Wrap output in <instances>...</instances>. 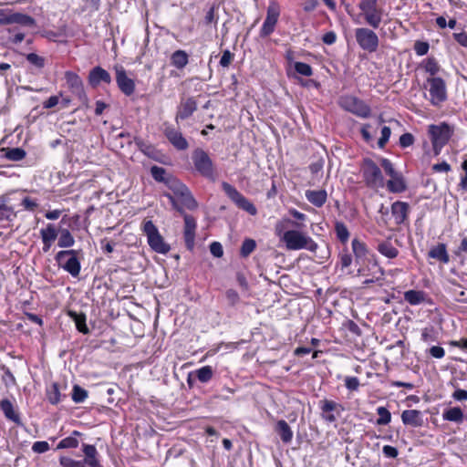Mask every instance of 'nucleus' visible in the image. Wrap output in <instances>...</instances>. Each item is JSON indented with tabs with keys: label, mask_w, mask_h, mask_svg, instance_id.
I'll return each mask as SVG.
<instances>
[{
	"label": "nucleus",
	"mask_w": 467,
	"mask_h": 467,
	"mask_svg": "<svg viewBox=\"0 0 467 467\" xmlns=\"http://www.w3.org/2000/svg\"><path fill=\"white\" fill-rule=\"evenodd\" d=\"M166 186L171 191L170 192H164V196L169 199L173 208L179 211L181 213H183L182 207L177 203V200L182 203V206L189 210H194L198 204L189 189L181 182L178 179L173 177H168L166 180Z\"/></svg>",
	"instance_id": "nucleus-1"
},
{
	"label": "nucleus",
	"mask_w": 467,
	"mask_h": 467,
	"mask_svg": "<svg viewBox=\"0 0 467 467\" xmlns=\"http://www.w3.org/2000/svg\"><path fill=\"white\" fill-rule=\"evenodd\" d=\"M281 240L285 244L287 250L306 249L315 253L318 248V244L310 236L297 230L285 232Z\"/></svg>",
	"instance_id": "nucleus-2"
},
{
	"label": "nucleus",
	"mask_w": 467,
	"mask_h": 467,
	"mask_svg": "<svg viewBox=\"0 0 467 467\" xmlns=\"http://www.w3.org/2000/svg\"><path fill=\"white\" fill-rule=\"evenodd\" d=\"M360 16L364 22L370 27L377 29L379 27L384 10L379 6L378 0H360L358 3Z\"/></svg>",
	"instance_id": "nucleus-3"
},
{
	"label": "nucleus",
	"mask_w": 467,
	"mask_h": 467,
	"mask_svg": "<svg viewBox=\"0 0 467 467\" xmlns=\"http://www.w3.org/2000/svg\"><path fill=\"white\" fill-rule=\"evenodd\" d=\"M452 132V129L445 122L437 125L431 124L429 126L428 135L431 141L435 156L441 153V149L451 139Z\"/></svg>",
	"instance_id": "nucleus-4"
},
{
	"label": "nucleus",
	"mask_w": 467,
	"mask_h": 467,
	"mask_svg": "<svg viewBox=\"0 0 467 467\" xmlns=\"http://www.w3.org/2000/svg\"><path fill=\"white\" fill-rule=\"evenodd\" d=\"M365 184L371 189H380L385 186V181L380 168L370 159H365L360 168Z\"/></svg>",
	"instance_id": "nucleus-5"
},
{
	"label": "nucleus",
	"mask_w": 467,
	"mask_h": 467,
	"mask_svg": "<svg viewBox=\"0 0 467 467\" xmlns=\"http://www.w3.org/2000/svg\"><path fill=\"white\" fill-rule=\"evenodd\" d=\"M142 231L147 236L150 247L154 252L165 254L170 251V245L165 243L163 237L161 235L158 228L152 221H144L142 224Z\"/></svg>",
	"instance_id": "nucleus-6"
},
{
	"label": "nucleus",
	"mask_w": 467,
	"mask_h": 467,
	"mask_svg": "<svg viewBox=\"0 0 467 467\" xmlns=\"http://www.w3.org/2000/svg\"><path fill=\"white\" fill-rule=\"evenodd\" d=\"M380 166L384 169L387 175L390 179L385 183L389 192L394 193H400L406 191L407 185L401 173L398 172L392 164V162L386 159H380Z\"/></svg>",
	"instance_id": "nucleus-7"
},
{
	"label": "nucleus",
	"mask_w": 467,
	"mask_h": 467,
	"mask_svg": "<svg viewBox=\"0 0 467 467\" xmlns=\"http://www.w3.org/2000/svg\"><path fill=\"white\" fill-rule=\"evenodd\" d=\"M355 38L359 47L369 53L375 52L379 44L378 35L370 28L358 27L355 29Z\"/></svg>",
	"instance_id": "nucleus-8"
},
{
	"label": "nucleus",
	"mask_w": 467,
	"mask_h": 467,
	"mask_svg": "<svg viewBox=\"0 0 467 467\" xmlns=\"http://www.w3.org/2000/svg\"><path fill=\"white\" fill-rule=\"evenodd\" d=\"M58 265L72 276L77 277L80 272V263L77 257L76 250L60 251L56 255Z\"/></svg>",
	"instance_id": "nucleus-9"
},
{
	"label": "nucleus",
	"mask_w": 467,
	"mask_h": 467,
	"mask_svg": "<svg viewBox=\"0 0 467 467\" xmlns=\"http://www.w3.org/2000/svg\"><path fill=\"white\" fill-rule=\"evenodd\" d=\"M430 92V102L433 106H439L447 99L445 81L439 77L427 78Z\"/></svg>",
	"instance_id": "nucleus-10"
},
{
	"label": "nucleus",
	"mask_w": 467,
	"mask_h": 467,
	"mask_svg": "<svg viewBox=\"0 0 467 467\" xmlns=\"http://www.w3.org/2000/svg\"><path fill=\"white\" fill-rule=\"evenodd\" d=\"M223 189L227 196L240 208L248 213L254 215L257 212L255 206L239 192L234 186L227 182L223 183Z\"/></svg>",
	"instance_id": "nucleus-11"
},
{
	"label": "nucleus",
	"mask_w": 467,
	"mask_h": 467,
	"mask_svg": "<svg viewBox=\"0 0 467 467\" xmlns=\"http://www.w3.org/2000/svg\"><path fill=\"white\" fill-rule=\"evenodd\" d=\"M340 105L346 110L361 118H367L370 114V108L363 100L353 96L341 98Z\"/></svg>",
	"instance_id": "nucleus-12"
},
{
	"label": "nucleus",
	"mask_w": 467,
	"mask_h": 467,
	"mask_svg": "<svg viewBox=\"0 0 467 467\" xmlns=\"http://www.w3.org/2000/svg\"><path fill=\"white\" fill-rule=\"evenodd\" d=\"M195 169L203 176L211 178L213 175V162L208 154L202 150H196L192 154Z\"/></svg>",
	"instance_id": "nucleus-13"
},
{
	"label": "nucleus",
	"mask_w": 467,
	"mask_h": 467,
	"mask_svg": "<svg viewBox=\"0 0 467 467\" xmlns=\"http://www.w3.org/2000/svg\"><path fill=\"white\" fill-rule=\"evenodd\" d=\"M279 15L280 11L278 5L275 3L269 5V6L267 7L265 20L260 30V36L262 37H265L274 32L276 23L278 21Z\"/></svg>",
	"instance_id": "nucleus-14"
},
{
	"label": "nucleus",
	"mask_w": 467,
	"mask_h": 467,
	"mask_svg": "<svg viewBox=\"0 0 467 467\" xmlns=\"http://www.w3.org/2000/svg\"><path fill=\"white\" fill-rule=\"evenodd\" d=\"M116 82L120 91L126 96H131L135 91V82L129 78L125 68L122 66L115 67Z\"/></svg>",
	"instance_id": "nucleus-15"
},
{
	"label": "nucleus",
	"mask_w": 467,
	"mask_h": 467,
	"mask_svg": "<svg viewBox=\"0 0 467 467\" xmlns=\"http://www.w3.org/2000/svg\"><path fill=\"white\" fill-rule=\"evenodd\" d=\"M82 451L85 454V459L74 460L72 458L64 456L59 459L60 465L62 467H86L87 465L88 466L89 462L88 451H93L94 457L99 455V452L94 445L83 444Z\"/></svg>",
	"instance_id": "nucleus-16"
},
{
	"label": "nucleus",
	"mask_w": 467,
	"mask_h": 467,
	"mask_svg": "<svg viewBox=\"0 0 467 467\" xmlns=\"http://www.w3.org/2000/svg\"><path fill=\"white\" fill-rule=\"evenodd\" d=\"M11 24H18L24 26H34L35 19L28 15L13 12H9L6 17L0 18L1 26Z\"/></svg>",
	"instance_id": "nucleus-17"
},
{
	"label": "nucleus",
	"mask_w": 467,
	"mask_h": 467,
	"mask_svg": "<svg viewBox=\"0 0 467 467\" xmlns=\"http://www.w3.org/2000/svg\"><path fill=\"white\" fill-rule=\"evenodd\" d=\"M196 220L190 214H184V241L186 247L192 250L194 247Z\"/></svg>",
	"instance_id": "nucleus-18"
},
{
	"label": "nucleus",
	"mask_w": 467,
	"mask_h": 467,
	"mask_svg": "<svg viewBox=\"0 0 467 467\" xmlns=\"http://www.w3.org/2000/svg\"><path fill=\"white\" fill-rule=\"evenodd\" d=\"M164 134L169 141L180 150H186L188 148V142L182 136L181 131L173 128L172 126L167 125L164 130Z\"/></svg>",
	"instance_id": "nucleus-19"
},
{
	"label": "nucleus",
	"mask_w": 467,
	"mask_h": 467,
	"mask_svg": "<svg viewBox=\"0 0 467 467\" xmlns=\"http://www.w3.org/2000/svg\"><path fill=\"white\" fill-rule=\"evenodd\" d=\"M65 78L69 90L77 97L81 99L85 97L83 82L78 75L72 71L65 73Z\"/></svg>",
	"instance_id": "nucleus-20"
},
{
	"label": "nucleus",
	"mask_w": 467,
	"mask_h": 467,
	"mask_svg": "<svg viewBox=\"0 0 467 467\" xmlns=\"http://www.w3.org/2000/svg\"><path fill=\"white\" fill-rule=\"evenodd\" d=\"M88 82L92 87H98L101 82L109 84L111 77L109 73L101 67H95L88 75Z\"/></svg>",
	"instance_id": "nucleus-21"
},
{
	"label": "nucleus",
	"mask_w": 467,
	"mask_h": 467,
	"mask_svg": "<svg viewBox=\"0 0 467 467\" xmlns=\"http://www.w3.org/2000/svg\"><path fill=\"white\" fill-rule=\"evenodd\" d=\"M320 410H322V418L327 421V422H335L337 420L336 415L333 413V411L337 410L341 406L340 404L329 400H323L319 402Z\"/></svg>",
	"instance_id": "nucleus-22"
},
{
	"label": "nucleus",
	"mask_w": 467,
	"mask_h": 467,
	"mask_svg": "<svg viewBox=\"0 0 467 467\" xmlns=\"http://www.w3.org/2000/svg\"><path fill=\"white\" fill-rule=\"evenodd\" d=\"M401 420L404 425L420 427L423 424L422 414L417 410H406L401 413Z\"/></svg>",
	"instance_id": "nucleus-23"
},
{
	"label": "nucleus",
	"mask_w": 467,
	"mask_h": 467,
	"mask_svg": "<svg viewBox=\"0 0 467 467\" xmlns=\"http://www.w3.org/2000/svg\"><path fill=\"white\" fill-rule=\"evenodd\" d=\"M410 206L405 202L397 201L391 205V213L398 224L404 223L408 217Z\"/></svg>",
	"instance_id": "nucleus-24"
},
{
	"label": "nucleus",
	"mask_w": 467,
	"mask_h": 467,
	"mask_svg": "<svg viewBox=\"0 0 467 467\" xmlns=\"http://www.w3.org/2000/svg\"><path fill=\"white\" fill-rule=\"evenodd\" d=\"M197 109L195 100L192 98H189L182 101L178 109L176 114V120L185 119L189 118Z\"/></svg>",
	"instance_id": "nucleus-25"
},
{
	"label": "nucleus",
	"mask_w": 467,
	"mask_h": 467,
	"mask_svg": "<svg viewBox=\"0 0 467 467\" xmlns=\"http://www.w3.org/2000/svg\"><path fill=\"white\" fill-rule=\"evenodd\" d=\"M429 257L436 259L442 264H448L450 262V255L447 252L445 244H438L437 245L431 248L428 253Z\"/></svg>",
	"instance_id": "nucleus-26"
},
{
	"label": "nucleus",
	"mask_w": 467,
	"mask_h": 467,
	"mask_svg": "<svg viewBox=\"0 0 467 467\" xmlns=\"http://www.w3.org/2000/svg\"><path fill=\"white\" fill-rule=\"evenodd\" d=\"M306 198L316 207H321L327 202V193L325 190H307L306 192Z\"/></svg>",
	"instance_id": "nucleus-27"
},
{
	"label": "nucleus",
	"mask_w": 467,
	"mask_h": 467,
	"mask_svg": "<svg viewBox=\"0 0 467 467\" xmlns=\"http://www.w3.org/2000/svg\"><path fill=\"white\" fill-rule=\"evenodd\" d=\"M0 408L6 419L12 420L17 425L21 424L20 417L9 400H3L0 402Z\"/></svg>",
	"instance_id": "nucleus-28"
},
{
	"label": "nucleus",
	"mask_w": 467,
	"mask_h": 467,
	"mask_svg": "<svg viewBox=\"0 0 467 467\" xmlns=\"http://www.w3.org/2000/svg\"><path fill=\"white\" fill-rule=\"evenodd\" d=\"M427 299V294L421 290H408L404 293V300L411 306H417Z\"/></svg>",
	"instance_id": "nucleus-29"
},
{
	"label": "nucleus",
	"mask_w": 467,
	"mask_h": 467,
	"mask_svg": "<svg viewBox=\"0 0 467 467\" xmlns=\"http://www.w3.org/2000/svg\"><path fill=\"white\" fill-rule=\"evenodd\" d=\"M377 250L383 256L393 259L399 255V250L389 241H382L378 244Z\"/></svg>",
	"instance_id": "nucleus-30"
},
{
	"label": "nucleus",
	"mask_w": 467,
	"mask_h": 467,
	"mask_svg": "<svg viewBox=\"0 0 467 467\" xmlns=\"http://www.w3.org/2000/svg\"><path fill=\"white\" fill-rule=\"evenodd\" d=\"M463 412L459 407H452L445 410L442 413V419L444 420L452 421L455 423H461L463 421Z\"/></svg>",
	"instance_id": "nucleus-31"
},
{
	"label": "nucleus",
	"mask_w": 467,
	"mask_h": 467,
	"mask_svg": "<svg viewBox=\"0 0 467 467\" xmlns=\"http://www.w3.org/2000/svg\"><path fill=\"white\" fill-rule=\"evenodd\" d=\"M189 62V56L184 50H177L171 56V64L178 68L182 69Z\"/></svg>",
	"instance_id": "nucleus-32"
},
{
	"label": "nucleus",
	"mask_w": 467,
	"mask_h": 467,
	"mask_svg": "<svg viewBox=\"0 0 467 467\" xmlns=\"http://www.w3.org/2000/svg\"><path fill=\"white\" fill-rule=\"evenodd\" d=\"M276 432L285 443H289L293 439V431L288 423L284 420L277 422Z\"/></svg>",
	"instance_id": "nucleus-33"
},
{
	"label": "nucleus",
	"mask_w": 467,
	"mask_h": 467,
	"mask_svg": "<svg viewBox=\"0 0 467 467\" xmlns=\"http://www.w3.org/2000/svg\"><path fill=\"white\" fill-rule=\"evenodd\" d=\"M81 433L78 431H73L71 435L62 439L57 444V449H71L77 448L78 446V436H80Z\"/></svg>",
	"instance_id": "nucleus-34"
},
{
	"label": "nucleus",
	"mask_w": 467,
	"mask_h": 467,
	"mask_svg": "<svg viewBox=\"0 0 467 467\" xmlns=\"http://www.w3.org/2000/svg\"><path fill=\"white\" fill-rule=\"evenodd\" d=\"M1 151L4 152L5 158L13 161H22L26 155L21 148L2 149Z\"/></svg>",
	"instance_id": "nucleus-35"
},
{
	"label": "nucleus",
	"mask_w": 467,
	"mask_h": 467,
	"mask_svg": "<svg viewBox=\"0 0 467 467\" xmlns=\"http://www.w3.org/2000/svg\"><path fill=\"white\" fill-rule=\"evenodd\" d=\"M69 317L74 320L77 329L83 333L88 334L89 332L87 325H86V317L84 314H78L76 312L70 311Z\"/></svg>",
	"instance_id": "nucleus-36"
},
{
	"label": "nucleus",
	"mask_w": 467,
	"mask_h": 467,
	"mask_svg": "<svg viewBox=\"0 0 467 467\" xmlns=\"http://www.w3.org/2000/svg\"><path fill=\"white\" fill-rule=\"evenodd\" d=\"M352 251L357 259L364 258L368 254V247L365 243L358 239L352 240Z\"/></svg>",
	"instance_id": "nucleus-37"
},
{
	"label": "nucleus",
	"mask_w": 467,
	"mask_h": 467,
	"mask_svg": "<svg viewBox=\"0 0 467 467\" xmlns=\"http://www.w3.org/2000/svg\"><path fill=\"white\" fill-rule=\"evenodd\" d=\"M74 243V237L67 229H63L60 231V235L57 243L59 247L68 248L73 246Z\"/></svg>",
	"instance_id": "nucleus-38"
},
{
	"label": "nucleus",
	"mask_w": 467,
	"mask_h": 467,
	"mask_svg": "<svg viewBox=\"0 0 467 467\" xmlns=\"http://www.w3.org/2000/svg\"><path fill=\"white\" fill-rule=\"evenodd\" d=\"M42 241L54 242L57 237V231L54 224L48 223L46 228L40 230Z\"/></svg>",
	"instance_id": "nucleus-39"
},
{
	"label": "nucleus",
	"mask_w": 467,
	"mask_h": 467,
	"mask_svg": "<svg viewBox=\"0 0 467 467\" xmlns=\"http://www.w3.org/2000/svg\"><path fill=\"white\" fill-rule=\"evenodd\" d=\"M335 232L337 237L342 244H346L349 238V232L342 222H336L335 223Z\"/></svg>",
	"instance_id": "nucleus-40"
},
{
	"label": "nucleus",
	"mask_w": 467,
	"mask_h": 467,
	"mask_svg": "<svg viewBox=\"0 0 467 467\" xmlns=\"http://www.w3.org/2000/svg\"><path fill=\"white\" fill-rule=\"evenodd\" d=\"M422 67L431 76L436 75L440 71V66L434 57H428L421 63Z\"/></svg>",
	"instance_id": "nucleus-41"
},
{
	"label": "nucleus",
	"mask_w": 467,
	"mask_h": 467,
	"mask_svg": "<svg viewBox=\"0 0 467 467\" xmlns=\"http://www.w3.org/2000/svg\"><path fill=\"white\" fill-rule=\"evenodd\" d=\"M195 374H196L197 379L201 382L206 383L212 379V378L213 376V370L212 367L204 366V367H202L201 368L197 369L195 371Z\"/></svg>",
	"instance_id": "nucleus-42"
},
{
	"label": "nucleus",
	"mask_w": 467,
	"mask_h": 467,
	"mask_svg": "<svg viewBox=\"0 0 467 467\" xmlns=\"http://www.w3.org/2000/svg\"><path fill=\"white\" fill-rule=\"evenodd\" d=\"M379 419L377 420L378 425H387L391 420V414L385 407H379L377 409Z\"/></svg>",
	"instance_id": "nucleus-43"
},
{
	"label": "nucleus",
	"mask_w": 467,
	"mask_h": 467,
	"mask_svg": "<svg viewBox=\"0 0 467 467\" xmlns=\"http://www.w3.org/2000/svg\"><path fill=\"white\" fill-rule=\"evenodd\" d=\"M255 247L256 244L254 240L245 239L241 246L240 254L243 257H247L254 251Z\"/></svg>",
	"instance_id": "nucleus-44"
},
{
	"label": "nucleus",
	"mask_w": 467,
	"mask_h": 467,
	"mask_svg": "<svg viewBox=\"0 0 467 467\" xmlns=\"http://www.w3.org/2000/svg\"><path fill=\"white\" fill-rule=\"evenodd\" d=\"M16 216L12 207L0 204V221H12Z\"/></svg>",
	"instance_id": "nucleus-45"
},
{
	"label": "nucleus",
	"mask_w": 467,
	"mask_h": 467,
	"mask_svg": "<svg viewBox=\"0 0 467 467\" xmlns=\"http://www.w3.org/2000/svg\"><path fill=\"white\" fill-rule=\"evenodd\" d=\"M47 399L52 404H57L60 401V392L57 384H53L47 390Z\"/></svg>",
	"instance_id": "nucleus-46"
},
{
	"label": "nucleus",
	"mask_w": 467,
	"mask_h": 467,
	"mask_svg": "<svg viewBox=\"0 0 467 467\" xmlns=\"http://www.w3.org/2000/svg\"><path fill=\"white\" fill-rule=\"evenodd\" d=\"M88 397V392L80 388L79 386H74L73 391H72V400L77 402L80 403L83 402L86 398Z\"/></svg>",
	"instance_id": "nucleus-47"
},
{
	"label": "nucleus",
	"mask_w": 467,
	"mask_h": 467,
	"mask_svg": "<svg viewBox=\"0 0 467 467\" xmlns=\"http://www.w3.org/2000/svg\"><path fill=\"white\" fill-rule=\"evenodd\" d=\"M26 60L37 68H43L45 67V58L43 57L38 56L36 53L27 54Z\"/></svg>",
	"instance_id": "nucleus-48"
},
{
	"label": "nucleus",
	"mask_w": 467,
	"mask_h": 467,
	"mask_svg": "<svg viewBox=\"0 0 467 467\" xmlns=\"http://www.w3.org/2000/svg\"><path fill=\"white\" fill-rule=\"evenodd\" d=\"M295 70L298 74L305 76V77H310L313 74L312 67L308 64L303 63V62H296L295 63Z\"/></svg>",
	"instance_id": "nucleus-49"
},
{
	"label": "nucleus",
	"mask_w": 467,
	"mask_h": 467,
	"mask_svg": "<svg viewBox=\"0 0 467 467\" xmlns=\"http://www.w3.org/2000/svg\"><path fill=\"white\" fill-rule=\"evenodd\" d=\"M150 173H151L152 177L154 178V180H156L158 182H163L166 183V180H167V178L165 177L166 171L162 167L152 166L150 169Z\"/></svg>",
	"instance_id": "nucleus-50"
},
{
	"label": "nucleus",
	"mask_w": 467,
	"mask_h": 467,
	"mask_svg": "<svg viewBox=\"0 0 467 467\" xmlns=\"http://www.w3.org/2000/svg\"><path fill=\"white\" fill-rule=\"evenodd\" d=\"M413 48L418 56H424L429 52L430 45L425 41H416Z\"/></svg>",
	"instance_id": "nucleus-51"
},
{
	"label": "nucleus",
	"mask_w": 467,
	"mask_h": 467,
	"mask_svg": "<svg viewBox=\"0 0 467 467\" xmlns=\"http://www.w3.org/2000/svg\"><path fill=\"white\" fill-rule=\"evenodd\" d=\"M359 379L357 377H346L345 386L350 391H356L359 388Z\"/></svg>",
	"instance_id": "nucleus-52"
},
{
	"label": "nucleus",
	"mask_w": 467,
	"mask_h": 467,
	"mask_svg": "<svg viewBox=\"0 0 467 467\" xmlns=\"http://www.w3.org/2000/svg\"><path fill=\"white\" fill-rule=\"evenodd\" d=\"M391 134V130L389 127L384 126L381 129V137L379 138L378 144L379 148H384L386 143L389 141Z\"/></svg>",
	"instance_id": "nucleus-53"
},
{
	"label": "nucleus",
	"mask_w": 467,
	"mask_h": 467,
	"mask_svg": "<svg viewBox=\"0 0 467 467\" xmlns=\"http://www.w3.org/2000/svg\"><path fill=\"white\" fill-rule=\"evenodd\" d=\"M21 205L25 210L30 212L35 211L38 207L37 202L30 197H25L21 202Z\"/></svg>",
	"instance_id": "nucleus-54"
},
{
	"label": "nucleus",
	"mask_w": 467,
	"mask_h": 467,
	"mask_svg": "<svg viewBox=\"0 0 467 467\" xmlns=\"http://www.w3.org/2000/svg\"><path fill=\"white\" fill-rule=\"evenodd\" d=\"M225 297L227 299L228 304L232 306H235L240 299L238 293L234 289H228L225 292Z\"/></svg>",
	"instance_id": "nucleus-55"
},
{
	"label": "nucleus",
	"mask_w": 467,
	"mask_h": 467,
	"mask_svg": "<svg viewBox=\"0 0 467 467\" xmlns=\"http://www.w3.org/2000/svg\"><path fill=\"white\" fill-rule=\"evenodd\" d=\"M210 252L211 254L217 257V258H220L223 256V246L220 243L218 242H213L211 244H210Z\"/></svg>",
	"instance_id": "nucleus-56"
},
{
	"label": "nucleus",
	"mask_w": 467,
	"mask_h": 467,
	"mask_svg": "<svg viewBox=\"0 0 467 467\" xmlns=\"http://www.w3.org/2000/svg\"><path fill=\"white\" fill-rule=\"evenodd\" d=\"M429 353L432 358L441 359L445 356V350L440 346H433L429 349Z\"/></svg>",
	"instance_id": "nucleus-57"
},
{
	"label": "nucleus",
	"mask_w": 467,
	"mask_h": 467,
	"mask_svg": "<svg viewBox=\"0 0 467 467\" xmlns=\"http://www.w3.org/2000/svg\"><path fill=\"white\" fill-rule=\"evenodd\" d=\"M413 142H414V138H413V135L410 133H404L400 137V144L403 148L412 145Z\"/></svg>",
	"instance_id": "nucleus-58"
},
{
	"label": "nucleus",
	"mask_w": 467,
	"mask_h": 467,
	"mask_svg": "<svg viewBox=\"0 0 467 467\" xmlns=\"http://www.w3.org/2000/svg\"><path fill=\"white\" fill-rule=\"evenodd\" d=\"M32 450L35 452L43 453L49 450V444L47 441H36L32 446Z\"/></svg>",
	"instance_id": "nucleus-59"
},
{
	"label": "nucleus",
	"mask_w": 467,
	"mask_h": 467,
	"mask_svg": "<svg viewBox=\"0 0 467 467\" xmlns=\"http://www.w3.org/2000/svg\"><path fill=\"white\" fill-rule=\"evenodd\" d=\"M233 60V54L229 50H225L220 59V65L223 67H227Z\"/></svg>",
	"instance_id": "nucleus-60"
},
{
	"label": "nucleus",
	"mask_w": 467,
	"mask_h": 467,
	"mask_svg": "<svg viewBox=\"0 0 467 467\" xmlns=\"http://www.w3.org/2000/svg\"><path fill=\"white\" fill-rule=\"evenodd\" d=\"M382 451L388 458H395L398 455V450L390 445H385L382 449Z\"/></svg>",
	"instance_id": "nucleus-61"
},
{
	"label": "nucleus",
	"mask_w": 467,
	"mask_h": 467,
	"mask_svg": "<svg viewBox=\"0 0 467 467\" xmlns=\"http://www.w3.org/2000/svg\"><path fill=\"white\" fill-rule=\"evenodd\" d=\"M462 169L465 171V174L461 178L459 186L463 190L467 191V160L462 163Z\"/></svg>",
	"instance_id": "nucleus-62"
},
{
	"label": "nucleus",
	"mask_w": 467,
	"mask_h": 467,
	"mask_svg": "<svg viewBox=\"0 0 467 467\" xmlns=\"http://www.w3.org/2000/svg\"><path fill=\"white\" fill-rule=\"evenodd\" d=\"M452 398L458 401L467 400V390L457 389L452 393Z\"/></svg>",
	"instance_id": "nucleus-63"
},
{
	"label": "nucleus",
	"mask_w": 467,
	"mask_h": 467,
	"mask_svg": "<svg viewBox=\"0 0 467 467\" xmlns=\"http://www.w3.org/2000/svg\"><path fill=\"white\" fill-rule=\"evenodd\" d=\"M453 38L462 47H467V33H454Z\"/></svg>",
	"instance_id": "nucleus-64"
}]
</instances>
